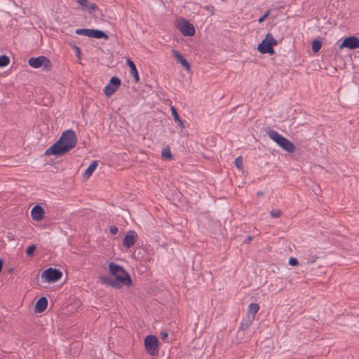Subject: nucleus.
I'll return each instance as SVG.
<instances>
[{
	"instance_id": "f257e3e1",
	"label": "nucleus",
	"mask_w": 359,
	"mask_h": 359,
	"mask_svg": "<svg viewBox=\"0 0 359 359\" xmlns=\"http://www.w3.org/2000/svg\"><path fill=\"white\" fill-rule=\"evenodd\" d=\"M76 143L77 137L75 132L72 129L67 130L62 133L57 141L46 150L45 155L62 156L74 148Z\"/></svg>"
},
{
	"instance_id": "f03ea898",
	"label": "nucleus",
	"mask_w": 359,
	"mask_h": 359,
	"mask_svg": "<svg viewBox=\"0 0 359 359\" xmlns=\"http://www.w3.org/2000/svg\"><path fill=\"white\" fill-rule=\"evenodd\" d=\"M108 266L110 273L115 278L101 276L99 277V280L102 284L110 285L117 289L121 288L122 285H130L132 284V279L129 273L121 266L110 262Z\"/></svg>"
},
{
	"instance_id": "7ed1b4c3",
	"label": "nucleus",
	"mask_w": 359,
	"mask_h": 359,
	"mask_svg": "<svg viewBox=\"0 0 359 359\" xmlns=\"http://www.w3.org/2000/svg\"><path fill=\"white\" fill-rule=\"evenodd\" d=\"M278 44V41L274 39L271 33H268L265 38L258 45L257 50L262 54L269 53L273 55L275 51L273 46Z\"/></svg>"
},
{
	"instance_id": "20e7f679",
	"label": "nucleus",
	"mask_w": 359,
	"mask_h": 359,
	"mask_svg": "<svg viewBox=\"0 0 359 359\" xmlns=\"http://www.w3.org/2000/svg\"><path fill=\"white\" fill-rule=\"evenodd\" d=\"M28 64L30 67L35 69L42 67V69L46 72H49L53 68L50 60L43 55L30 57L28 60Z\"/></svg>"
},
{
	"instance_id": "39448f33",
	"label": "nucleus",
	"mask_w": 359,
	"mask_h": 359,
	"mask_svg": "<svg viewBox=\"0 0 359 359\" xmlns=\"http://www.w3.org/2000/svg\"><path fill=\"white\" fill-rule=\"evenodd\" d=\"M144 347L147 353L151 356H156L158 354L159 341L154 335H148L144 338Z\"/></svg>"
},
{
	"instance_id": "423d86ee",
	"label": "nucleus",
	"mask_w": 359,
	"mask_h": 359,
	"mask_svg": "<svg viewBox=\"0 0 359 359\" xmlns=\"http://www.w3.org/2000/svg\"><path fill=\"white\" fill-rule=\"evenodd\" d=\"M176 27L182 34L185 36H193L196 33V29L193 24L190 23L185 18H180L177 22Z\"/></svg>"
},
{
	"instance_id": "0eeeda50",
	"label": "nucleus",
	"mask_w": 359,
	"mask_h": 359,
	"mask_svg": "<svg viewBox=\"0 0 359 359\" xmlns=\"http://www.w3.org/2000/svg\"><path fill=\"white\" fill-rule=\"evenodd\" d=\"M62 276L61 271L50 267L42 272L41 278L46 283H55L62 278Z\"/></svg>"
},
{
	"instance_id": "6e6552de",
	"label": "nucleus",
	"mask_w": 359,
	"mask_h": 359,
	"mask_svg": "<svg viewBox=\"0 0 359 359\" xmlns=\"http://www.w3.org/2000/svg\"><path fill=\"white\" fill-rule=\"evenodd\" d=\"M121 84V79L117 76H112L109 83L104 87V93L107 96H111L115 93Z\"/></svg>"
},
{
	"instance_id": "1a4fd4ad",
	"label": "nucleus",
	"mask_w": 359,
	"mask_h": 359,
	"mask_svg": "<svg viewBox=\"0 0 359 359\" xmlns=\"http://www.w3.org/2000/svg\"><path fill=\"white\" fill-rule=\"evenodd\" d=\"M348 48L353 50L359 48V39L355 36L346 37L339 46V48Z\"/></svg>"
},
{
	"instance_id": "9d476101",
	"label": "nucleus",
	"mask_w": 359,
	"mask_h": 359,
	"mask_svg": "<svg viewBox=\"0 0 359 359\" xmlns=\"http://www.w3.org/2000/svg\"><path fill=\"white\" fill-rule=\"evenodd\" d=\"M137 238V233L133 230H130L127 232L125 237L123 239V245L126 248H131L135 243Z\"/></svg>"
},
{
	"instance_id": "9b49d317",
	"label": "nucleus",
	"mask_w": 359,
	"mask_h": 359,
	"mask_svg": "<svg viewBox=\"0 0 359 359\" xmlns=\"http://www.w3.org/2000/svg\"><path fill=\"white\" fill-rule=\"evenodd\" d=\"M31 216L34 221H41L45 217V210L40 205H36L31 210Z\"/></svg>"
},
{
	"instance_id": "f8f14e48",
	"label": "nucleus",
	"mask_w": 359,
	"mask_h": 359,
	"mask_svg": "<svg viewBox=\"0 0 359 359\" xmlns=\"http://www.w3.org/2000/svg\"><path fill=\"white\" fill-rule=\"evenodd\" d=\"M173 57L176 59V60L187 70L189 71L191 69V65L186 60V58L177 50H172Z\"/></svg>"
},
{
	"instance_id": "ddd939ff",
	"label": "nucleus",
	"mask_w": 359,
	"mask_h": 359,
	"mask_svg": "<svg viewBox=\"0 0 359 359\" xmlns=\"http://www.w3.org/2000/svg\"><path fill=\"white\" fill-rule=\"evenodd\" d=\"M278 145L288 153H293L295 151L294 144L285 137L282 138Z\"/></svg>"
},
{
	"instance_id": "4468645a",
	"label": "nucleus",
	"mask_w": 359,
	"mask_h": 359,
	"mask_svg": "<svg viewBox=\"0 0 359 359\" xmlns=\"http://www.w3.org/2000/svg\"><path fill=\"white\" fill-rule=\"evenodd\" d=\"M48 306V299L45 297H40L35 304V312L41 313L44 311Z\"/></svg>"
},
{
	"instance_id": "2eb2a0df",
	"label": "nucleus",
	"mask_w": 359,
	"mask_h": 359,
	"mask_svg": "<svg viewBox=\"0 0 359 359\" xmlns=\"http://www.w3.org/2000/svg\"><path fill=\"white\" fill-rule=\"evenodd\" d=\"M126 64L130 69V74L133 75L134 81L135 83H138L140 81V77L138 74V71L136 68L135 63L130 59L126 60Z\"/></svg>"
},
{
	"instance_id": "dca6fc26",
	"label": "nucleus",
	"mask_w": 359,
	"mask_h": 359,
	"mask_svg": "<svg viewBox=\"0 0 359 359\" xmlns=\"http://www.w3.org/2000/svg\"><path fill=\"white\" fill-rule=\"evenodd\" d=\"M88 37L104 39H107L109 38L108 35L104 32L94 29H90Z\"/></svg>"
},
{
	"instance_id": "f3484780",
	"label": "nucleus",
	"mask_w": 359,
	"mask_h": 359,
	"mask_svg": "<svg viewBox=\"0 0 359 359\" xmlns=\"http://www.w3.org/2000/svg\"><path fill=\"white\" fill-rule=\"evenodd\" d=\"M266 133L271 140H273L276 143H277V144H279V142L283 137V136L280 135L278 132L270 128H267Z\"/></svg>"
},
{
	"instance_id": "a211bd4d",
	"label": "nucleus",
	"mask_w": 359,
	"mask_h": 359,
	"mask_svg": "<svg viewBox=\"0 0 359 359\" xmlns=\"http://www.w3.org/2000/svg\"><path fill=\"white\" fill-rule=\"evenodd\" d=\"M259 309V306L256 303H251L248 306V317L252 316V319H255L256 313Z\"/></svg>"
},
{
	"instance_id": "6ab92c4d",
	"label": "nucleus",
	"mask_w": 359,
	"mask_h": 359,
	"mask_svg": "<svg viewBox=\"0 0 359 359\" xmlns=\"http://www.w3.org/2000/svg\"><path fill=\"white\" fill-rule=\"evenodd\" d=\"M171 114L175 121L178 123L179 126L182 128H184L183 121L181 120L180 116L178 115L177 109L173 106L171 107Z\"/></svg>"
},
{
	"instance_id": "aec40b11",
	"label": "nucleus",
	"mask_w": 359,
	"mask_h": 359,
	"mask_svg": "<svg viewBox=\"0 0 359 359\" xmlns=\"http://www.w3.org/2000/svg\"><path fill=\"white\" fill-rule=\"evenodd\" d=\"M97 167V162L95 161L92 162L90 165L88 167V168L84 172V177L89 178L92 175V174L93 173Z\"/></svg>"
},
{
	"instance_id": "412c9836",
	"label": "nucleus",
	"mask_w": 359,
	"mask_h": 359,
	"mask_svg": "<svg viewBox=\"0 0 359 359\" xmlns=\"http://www.w3.org/2000/svg\"><path fill=\"white\" fill-rule=\"evenodd\" d=\"M322 47V43L320 41L315 39L313 41L311 44V49L313 53H318Z\"/></svg>"
},
{
	"instance_id": "4be33fe9",
	"label": "nucleus",
	"mask_w": 359,
	"mask_h": 359,
	"mask_svg": "<svg viewBox=\"0 0 359 359\" xmlns=\"http://www.w3.org/2000/svg\"><path fill=\"white\" fill-rule=\"evenodd\" d=\"M161 155L163 158L170 160L172 158V154L169 147L163 148L161 151Z\"/></svg>"
},
{
	"instance_id": "5701e85b",
	"label": "nucleus",
	"mask_w": 359,
	"mask_h": 359,
	"mask_svg": "<svg viewBox=\"0 0 359 359\" xmlns=\"http://www.w3.org/2000/svg\"><path fill=\"white\" fill-rule=\"evenodd\" d=\"M10 59L5 55H0V67H4L9 64Z\"/></svg>"
},
{
	"instance_id": "b1692460",
	"label": "nucleus",
	"mask_w": 359,
	"mask_h": 359,
	"mask_svg": "<svg viewBox=\"0 0 359 359\" xmlns=\"http://www.w3.org/2000/svg\"><path fill=\"white\" fill-rule=\"evenodd\" d=\"M36 247L35 245H30L26 249V255L27 257H32L34 255Z\"/></svg>"
},
{
	"instance_id": "393cba45",
	"label": "nucleus",
	"mask_w": 359,
	"mask_h": 359,
	"mask_svg": "<svg viewBox=\"0 0 359 359\" xmlns=\"http://www.w3.org/2000/svg\"><path fill=\"white\" fill-rule=\"evenodd\" d=\"M98 10L97 6L94 3H89L88 7H87V11L90 14H93L95 11Z\"/></svg>"
},
{
	"instance_id": "a878e982",
	"label": "nucleus",
	"mask_w": 359,
	"mask_h": 359,
	"mask_svg": "<svg viewBox=\"0 0 359 359\" xmlns=\"http://www.w3.org/2000/svg\"><path fill=\"white\" fill-rule=\"evenodd\" d=\"M76 2L81 6L83 11H86L87 7L90 2L88 0H76Z\"/></svg>"
},
{
	"instance_id": "bb28decb",
	"label": "nucleus",
	"mask_w": 359,
	"mask_h": 359,
	"mask_svg": "<svg viewBox=\"0 0 359 359\" xmlns=\"http://www.w3.org/2000/svg\"><path fill=\"white\" fill-rule=\"evenodd\" d=\"M89 30L90 29H77L76 30V34L78 35L89 36Z\"/></svg>"
},
{
	"instance_id": "cd10ccee",
	"label": "nucleus",
	"mask_w": 359,
	"mask_h": 359,
	"mask_svg": "<svg viewBox=\"0 0 359 359\" xmlns=\"http://www.w3.org/2000/svg\"><path fill=\"white\" fill-rule=\"evenodd\" d=\"M283 212L280 210H272L270 215L273 218H278L282 215Z\"/></svg>"
},
{
	"instance_id": "c85d7f7f",
	"label": "nucleus",
	"mask_w": 359,
	"mask_h": 359,
	"mask_svg": "<svg viewBox=\"0 0 359 359\" xmlns=\"http://www.w3.org/2000/svg\"><path fill=\"white\" fill-rule=\"evenodd\" d=\"M235 166L238 169L243 168V158L241 156H238L235 159L234 161Z\"/></svg>"
},
{
	"instance_id": "c756f323",
	"label": "nucleus",
	"mask_w": 359,
	"mask_h": 359,
	"mask_svg": "<svg viewBox=\"0 0 359 359\" xmlns=\"http://www.w3.org/2000/svg\"><path fill=\"white\" fill-rule=\"evenodd\" d=\"M251 323V320H245L243 321L240 326V330H246L249 327Z\"/></svg>"
},
{
	"instance_id": "7c9ffc66",
	"label": "nucleus",
	"mask_w": 359,
	"mask_h": 359,
	"mask_svg": "<svg viewBox=\"0 0 359 359\" xmlns=\"http://www.w3.org/2000/svg\"><path fill=\"white\" fill-rule=\"evenodd\" d=\"M270 13H271V10H269V9L267 10L265 12V13L258 19V22L259 23L263 22L265 20V19L270 15Z\"/></svg>"
},
{
	"instance_id": "2f4dec72",
	"label": "nucleus",
	"mask_w": 359,
	"mask_h": 359,
	"mask_svg": "<svg viewBox=\"0 0 359 359\" xmlns=\"http://www.w3.org/2000/svg\"><path fill=\"white\" fill-rule=\"evenodd\" d=\"M289 264L291 266H297L299 264L298 259L295 257H290L288 262Z\"/></svg>"
},
{
	"instance_id": "473e14b6",
	"label": "nucleus",
	"mask_w": 359,
	"mask_h": 359,
	"mask_svg": "<svg viewBox=\"0 0 359 359\" xmlns=\"http://www.w3.org/2000/svg\"><path fill=\"white\" fill-rule=\"evenodd\" d=\"M318 257L316 255H312L311 257L308 258L307 263L308 264H313L316 262V261L318 259Z\"/></svg>"
},
{
	"instance_id": "72a5a7b5",
	"label": "nucleus",
	"mask_w": 359,
	"mask_h": 359,
	"mask_svg": "<svg viewBox=\"0 0 359 359\" xmlns=\"http://www.w3.org/2000/svg\"><path fill=\"white\" fill-rule=\"evenodd\" d=\"M118 228L116 226H111L109 227V232L113 234V235H115L118 233Z\"/></svg>"
},
{
	"instance_id": "f704fd0d",
	"label": "nucleus",
	"mask_w": 359,
	"mask_h": 359,
	"mask_svg": "<svg viewBox=\"0 0 359 359\" xmlns=\"http://www.w3.org/2000/svg\"><path fill=\"white\" fill-rule=\"evenodd\" d=\"M168 337V334L167 332H163L161 333V338L162 340L165 341Z\"/></svg>"
},
{
	"instance_id": "c9c22d12",
	"label": "nucleus",
	"mask_w": 359,
	"mask_h": 359,
	"mask_svg": "<svg viewBox=\"0 0 359 359\" xmlns=\"http://www.w3.org/2000/svg\"><path fill=\"white\" fill-rule=\"evenodd\" d=\"M252 239V236H248L247 238L245 240V243H249Z\"/></svg>"
},
{
	"instance_id": "e433bc0d",
	"label": "nucleus",
	"mask_w": 359,
	"mask_h": 359,
	"mask_svg": "<svg viewBox=\"0 0 359 359\" xmlns=\"http://www.w3.org/2000/svg\"><path fill=\"white\" fill-rule=\"evenodd\" d=\"M76 50L77 57H80V55H81L80 48H78L77 46H76Z\"/></svg>"
},
{
	"instance_id": "4c0bfd02",
	"label": "nucleus",
	"mask_w": 359,
	"mask_h": 359,
	"mask_svg": "<svg viewBox=\"0 0 359 359\" xmlns=\"http://www.w3.org/2000/svg\"><path fill=\"white\" fill-rule=\"evenodd\" d=\"M257 196H262V195H263V193H262V192H261V191H258V192L257 193Z\"/></svg>"
}]
</instances>
